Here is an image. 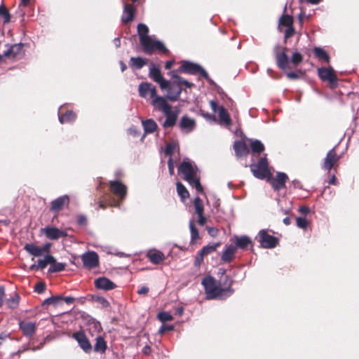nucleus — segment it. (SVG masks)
<instances>
[{"label": "nucleus", "instance_id": "f257e3e1", "mask_svg": "<svg viewBox=\"0 0 359 359\" xmlns=\"http://www.w3.org/2000/svg\"><path fill=\"white\" fill-rule=\"evenodd\" d=\"M202 285L204 286L207 299H224L231 296L233 292V290L231 287H221L220 284L211 276L204 278L202 280Z\"/></svg>", "mask_w": 359, "mask_h": 359}, {"label": "nucleus", "instance_id": "f03ea898", "mask_svg": "<svg viewBox=\"0 0 359 359\" xmlns=\"http://www.w3.org/2000/svg\"><path fill=\"white\" fill-rule=\"evenodd\" d=\"M152 105L156 110L161 111L165 116V120L162 126L163 128H172L176 123L180 114V110L168 103L164 97H157L152 102Z\"/></svg>", "mask_w": 359, "mask_h": 359}, {"label": "nucleus", "instance_id": "7ed1b4c3", "mask_svg": "<svg viewBox=\"0 0 359 359\" xmlns=\"http://www.w3.org/2000/svg\"><path fill=\"white\" fill-rule=\"evenodd\" d=\"M197 167L188 159H184L178 168V174L182 176V179L187 181L190 186L195 187L198 192L203 194V189L197 177Z\"/></svg>", "mask_w": 359, "mask_h": 359}, {"label": "nucleus", "instance_id": "20e7f679", "mask_svg": "<svg viewBox=\"0 0 359 359\" xmlns=\"http://www.w3.org/2000/svg\"><path fill=\"white\" fill-rule=\"evenodd\" d=\"M137 34L140 43L146 53L151 54L155 50H158L163 53L168 51L163 43L158 40H153L149 36V28L145 24H138Z\"/></svg>", "mask_w": 359, "mask_h": 359}, {"label": "nucleus", "instance_id": "39448f33", "mask_svg": "<svg viewBox=\"0 0 359 359\" xmlns=\"http://www.w3.org/2000/svg\"><path fill=\"white\" fill-rule=\"evenodd\" d=\"M171 75L175 81L172 83L168 82L167 88L164 90H167V98L171 101H175L182 93L180 84H184L187 88H191L194 84L178 76L174 72H172Z\"/></svg>", "mask_w": 359, "mask_h": 359}, {"label": "nucleus", "instance_id": "423d86ee", "mask_svg": "<svg viewBox=\"0 0 359 359\" xmlns=\"http://www.w3.org/2000/svg\"><path fill=\"white\" fill-rule=\"evenodd\" d=\"M180 70L191 74H199L201 76L206 79L210 83H213V81L209 78L206 71L198 64L189 61H184L180 67Z\"/></svg>", "mask_w": 359, "mask_h": 359}, {"label": "nucleus", "instance_id": "0eeeda50", "mask_svg": "<svg viewBox=\"0 0 359 359\" xmlns=\"http://www.w3.org/2000/svg\"><path fill=\"white\" fill-rule=\"evenodd\" d=\"M250 170L253 175L258 179H264L270 174L266 157L261 158L257 163L251 164Z\"/></svg>", "mask_w": 359, "mask_h": 359}, {"label": "nucleus", "instance_id": "6e6552de", "mask_svg": "<svg viewBox=\"0 0 359 359\" xmlns=\"http://www.w3.org/2000/svg\"><path fill=\"white\" fill-rule=\"evenodd\" d=\"M259 242L262 247L267 249L274 248L278 243V239L269 235L267 230H260L258 234Z\"/></svg>", "mask_w": 359, "mask_h": 359}, {"label": "nucleus", "instance_id": "1a4fd4ad", "mask_svg": "<svg viewBox=\"0 0 359 359\" xmlns=\"http://www.w3.org/2000/svg\"><path fill=\"white\" fill-rule=\"evenodd\" d=\"M140 95L145 99H151V102L157 97H163L156 94L155 86L147 82H142L140 84L139 88Z\"/></svg>", "mask_w": 359, "mask_h": 359}, {"label": "nucleus", "instance_id": "9d476101", "mask_svg": "<svg viewBox=\"0 0 359 359\" xmlns=\"http://www.w3.org/2000/svg\"><path fill=\"white\" fill-rule=\"evenodd\" d=\"M149 76L155 82L158 83L161 89H165L168 85V81L163 77L160 69L154 63L149 67Z\"/></svg>", "mask_w": 359, "mask_h": 359}, {"label": "nucleus", "instance_id": "9b49d317", "mask_svg": "<svg viewBox=\"0 0 359 359\" xmlns=\"http://www.w3.org/2000/svg\"><path fill=\"white\" fill-rule=\"evenodd\" d=\"M83 264L88 269H93L99 264V257L95 252L90 251L82 255Z\"/></svg>", "mask_w": 359, "mask_h": 359}, {"label": "nucleus", "instance_id": "f8f14e48", "mask_svg": "<svg viewBox=\"0 0 359 359\" xmlns=\"http://www.w3.org/2000/svg\"><path fill=\"white\" fill-rule=\"evenodd\" d=\"M110 189L120 201H123L127 194V187L120 181H110Z\"/></svg>", "mask_w": 359, "mask_h": 359}, {"label": "nucleus", "instance_id": "ddd939ff", "mask_svg": "<svg viewBox=\"0 0 359 359\" xmlns=\"http://www.w3.org/2000/svg\"><path fill=\"white\" fill-rule=\"evenodd\" d=\"M339 159V156L337 155L335 149L332 148L330 149L324 159L323 164V169L327 171H330L334 163H336Z\"/></svg>", "mask_w": 359, "mask_h": 359}, {"label": "nucleus", "instance_id": "4468645a", "mask_svg": "<svg viewBox=\"0 0 359 359\" xmlns=\"http://www.w3.org/2000/svg\"><path fill=\"white\" fill-rule=\"evenodd\" d=\"M72 337L78 341L80 347L85 352L88 353L92 350V346L83 332H74Z\"/></svg>", "mask_w": 359, "mask_h": 359}, {"label": "nucleus", "instance_id": "2eb2a0df", "mask_svg": "<svg viewBox=\"0 0 359 359\" xmlns=\"http://www.w3.org/2000/svg\"><path fill=\"white\" fill-rule=\"evenodd\" d=\"M318 76L323 81H328L331 83L337 81V77L332 68H319L318 69Z\"/></svg>", "mask_w": 359, "mask_h": 359}, {"label": "nucleus", "instance_id": "dca6fc26", "mask_svg": "<svg viewBox=\"0 0 359 359\" xmlns=\"http://www.w3.org/2000/svg\"><path fill=\"white\" fill-rule=\"evenodd\" d=\"M69 198L67 195H64L57 198L51 202L50 210L57 212L62 210L65 205H67Z\"/></svg>", "mask_w": 359, "mask_h": 359}, {"label": "nucleus", "instance_id": "f3484780", "mask_svg": "<svg viewBox=\"0 0 359 359\" xmlns=\"http://www.w3.org/2000/svg\"><path fill=\"white\" fill-rule=\"evenodd\" d=\"M19 327L24 335L29 337H32L36 330V323L29 321H20Z\"/></svg>", "mask_w": 359, "mask_h": 359}, {"label": "nucleus", "instance_id": "a211bd4d", "mask_svg": "<svg viewBox=\"0 0 359 359\" xmlns=\"http://www.w3.org/2000/svg\"><path fill=\"white\" fill-rule=\"evenodd\" d=\"M179 126L182 131L189 133L195 128L196 123L193 118H191L187 116H184L180 120Z\"/></svg>", "mask_w": 359, "mask_h": 359}, {"label": "nucleus", "instance_id": "6ab92c4d", "mask_svg": "<svg viewBox=\"0 0 359 359\" xmlns=\"http://www.w3.org/2000/svg\"><path fill=\"white\" fill-rule=\"evenodd\" d=\"M95 285L97 289L110 290L115 288L116 285L106 277H100L95 280Z\"/></svg>", "mask_w": 359, "mask_h": 359}, {"label": "nucleus", "instance_id": "aec40b11", "mask_svg": "<svg viewBox=\"0 0 359 359\" xmlns=\"http://www.w3.org/2000/svg\"><path fill=\"white\" fill-rule=\"evenodd\" d=\"M42 231L46 237L51 240H57L61 237L67 236V233L65 231L55 227H46L43 229Z\"/></svg>", "mask_w": 359, "mask_h": 359}, {"label": "nucleus", "instance_id": "412c9836", "mask_svg": "<svg viewBox=\"0 0 359 359\" xmlns=\"http://www.w3.org/2000/svg\"><path fill=\"white\" fill-rule=\"evenodd\" d=\"M287 179V175L285 173L278 172L276 177L271 180V186L275 190L278 191L285 187Z\"/></svg>", "mask_w": 359, "mask_h": 359}, {"label": "nucleus", "instance_id": "4be33fe9", "mask_svg": "<svg viewBox=\"0 0 359 359\" xmlns=\"http://www.w3.org/2000/svg\"><path fill=\"white\" fill-rule=\"evenodd\" d=\"M135 10L133 5L124 3L123 13L121 17L122 22L127 23L132 21L135 15Z\"/></svg>", "mask_w": 359, "mask_h": 359}, {"label": "nucleus", "instance_id": "5701e85b", "mask_svg": "<svg viewBox=\"0 0 359 359\" xmlns=\"http://www.w3.org/2000/svg\"><path fill=\"white\" fill-rule=\"evenodd\" d=\"M147 257L154 264H158L165 259L163 253L156 249L149 250L147 253Z\"/></svg>", "mask_w": 359, "mask_h": 359}, {"label": "nucleus", "instance_id": "b1692460", "mask_svg": "<svg viewBox=\"0 0 359 359\" xmlns=\"http://www.w3.org/2000/svg\"><path fill=\"white\" fill-rule=\"evenodd\" d=\"M6 46H8V49L4 53V55H1L3 57H8L11 56L15 57L16 55H19L22 49L23 44L21 43H15L11 46L7 44Z\"/></svg>", "mask_w": 359, "mask_h": 359}, {"label": "nucleus", "instance_id": "393cba45", "mask_svg": "<svg viewBox=\"0 0 359 359\" xmlns=\"http://www.w3.org/2000/svg\"><path fill=\"white\" fill-rule=\"evenodd\" d=\"M233 149L237 157L246 156L249 152L246 144L241 141L235 142Z\"/></svg>", "mask_w": 359, "mask_h": 359}, {"label": "nucleus", "instance_id": "a878e982", "mask_svg": "<svg viewBox=\"0 0 359 359\" xmlns=\"http://www.w3.org/2000/svg\"><path fill=\"white\" fill-rule=\"evenodd\" d=\"M236 251V247L230 245L228 246H226L225 250H224L222 255V261L225 262H229L233 259L235 253Z\"/></svg>", "mask_w": 359, "mask_h": 359}, {"label": "nucleus", "instance_id": "bb28decb", "mask_svg": "<svg viewBox=\"0 0 359 359\" xmlns=\"http://www.w3.org/2000/svg\"><path fill=\"white\" fill-rule=\"evenodd\" d=\"M276 63L281 69H285L288 63V57L285 51L276 53Z\"/></svg>", "mask_w": 359, "mask_h": 359}, {"label": "nucleus", "instance_id": "cd10ccee", "mask_svg": "<svg viewBox=\"0 0 359 359\" xmlns=\"http://www.w3.org/2000/svg\"><path fill=\"white\" fill-rule=\"evenodd\" d=\"M252 241L247 236H237L236 238V248H241L243 250L247 249L248 246L251 245Z\"/></svg>", "mask_w": 359, "mask_h": 359}, {"label": "nucleus", "instance_id": "c85d7f7f", "mask_svg": "<svg viewBox=\"0 0 359 359\" xmlns=\"http://www.w3.org/2000/svg\"><path fill=\"white\" fill-rule=\"evenodd\" d=\"M25 250L34 257H41L43 255L40 246H37L33 243H27L25 245Z\"/></svg>", "mask_w": 359, "mask_h": 359}, {"label": "nucleus", "instance_id": "c756f323", "mask_svg": "<svg viewBox=\"0 0 359 359\" xmlns=\"http://www.w3.org/2000/svg\"><path fill=\"white\" fill-rule=\"evenodd\" d=\"M147 59L141 57H132L130 60V65L137 69L142 68L147 64Z\"/></svg>", "mask_w": 359, "mask_h": 359}, {"label": "nucleus", "instance_id": "7c9ffc66", "mask_svg": "<svg viewBox=\"0 0 359 359\" xmlns=\"http://www.w3.org/2000/svg\"><path fill=\"white\" fill-rule=\"evenodd\" d=\"M107 349V344L104 338L101 336L96 337V343L94 346V350L95 352H100L103 353Z\"/></svg>", "mask_w": 359, "mask_h": 359}, {"label": "nucleus", "instance_id": "2f4dec72", "mask_svg": "<svg viewBox=\"0 0 359 359\" xmlns=\"http://www.w3.org/2000/svg\"><path fill=\"white\" fill-rule=\"evenodd\" d=\"M142 126L145 133H154L157 128V124L153 119L142 121Z\"/></svg>", "mask_w": 359, "mask_h": 359}, {"label": "nucleus", "instance_id": "473e14b6", "mask_svg": "<svg viewBox=\"0 0 359 359\" xmlns=\"http://www.w3.org/2000/svg\"><path fill=\"white\" fill-rule=\"evenodd\" d=\"M55 261V257L49 254L44 255L43 259H39L37 260V266L40 269H43L48 264L53 263Z\"/></svg>", "mask_w": 359, "mask_h": 359}, {"label": "nucleus", "instance_id": "72a5a7b5", "mask_svg": "<svg viewBox=\"0 0 359 359\" xmlns=\"http://www.w3.org/2000/svg\"><path fill=\"white\" fill-rule=\"evenodd\" d=\"M250 146L253 153L260 154L264 150V146L258 140H250Z\"/></svg>", "mask_w": 359, "mask_h": 359}, {"label": "nucleus", "instance_id": "f704fd0d", "mask_svg": "<svg viewBox=\"0 0 359 359\" xmlns=\"http://www.w3.org/2000/svg\"><path fill=\"white\" fill-rule=\"evenodd\" d=\"M76 114L72 111H67L62 115H59V121L61 123H72L76 119Z\"/></svg>", "mask_w": 359, "mask_h": 359}, {"label": "nucleus", "instance_id": "c9c22d12", "mask_svg": "<svg viewBox=\"0 0 359 359\" xmlns=\"http://www.w3.org/2000/svg\"><path fill=\"white\" fill-rule=\"evenodd\" d=\"M220 243H213L211 245H208L202 248L201 250L199 251V255L201 256V259H203V256L205 255H208L215 250L219 246Z\"/></svg>", "mask_w": 359, "mask_h": 359}, {"label": "nucleus", "instance_id": "e433bc0d", "mask_svg": "<svg viewBox=\"0 0 359 359\" xmlns=\"http://www.w3.org/2000/svg\"><path fill=\"white\" fill-rule=\"evenodd\" d=\"M313 53L316 57H318L320 60H324L325 62H329L330 57L326 51L320 47H316L313 49Z\"/></svg>", "mask_w": 359, "mask_h": 359}, {"label": "nucleus", "instance_id": "4c0bfd02", "mask_svg": "<svg viewBox=\"0 0 359 359\" xmlns=\"http://www.w3.org/2000/svg\"><path fill=\"white\" fill-rule=\"evenodd\" d=\"M219 108V117L221 121L224 122L226 126H230L231 124V119L229 118V116L226 111V110L224 109L223 106H221Z\"/></svg>", "mask_w": 359, "mask_h": 359}, {"label": "nucleus", "instance_id": "58836bf2", "mask_svg": "<svg viewBox=\"0 0 359 359\" xmlns=\"http://www.w3.org/2000/svg\"><path fill=\"white\" fill-rule=\"evenodd\" d=\"M177 191L178 195L182 200H184L189 196V194L186 187L180 182L176 183Z\"/></svg>", "mask_w": 359, "mask_h": 359}, {"label": "nucleus", "instance_id": "ea45409f", "mask_svg": "<svg viewBox=\"0 0 359 359\" xmlns=\"http://www.w3.org/2000/svg\"><path fill=\"white\" fill-rule=\"evenodd\" d=\"M50 266L48 269L50 273L60 272L65 269L66 264L62 262H57L56 259L53 263L50 264Z\"/></svg>", "mask_w": 359, "mask_h": 359}, {"label": "nucleus", "instance_id": "a19ab883", "mask_svg": "<svg viewBox=\"0 0 359 359\" xmlns=\"http://www.w3.org/2000/svg\"><path fill=\"white\" fill-rule=\"evenodd\" d=\"M189 225L191 231V242L194 243L198 238V231L194 226V221L192 219L189 221Z\"/></svg>", "mask_w": 359, "mask_h": 359}, {"label": "nucleus", "instance_id": "79ce46f5", "mask_svg": "<svg viewBox=\"0 0 359 359\" xmlns=\"http://www.w3.org/2000/svg\"><path fill=\"white\" fill-rule=\"evenodd\" d=\"M20 297L17 294H15L13 297H11L7 300V306L10 309H15L19 304Z\"/></svg>", "mask_w": 359, "mask_h": 359}, {"label": "nucleus", "instance_id": "37998d69", "mask_svg": "<svg viewBox=\"0 0 359 359\" xmlns=\"http://www.w3.org/2000/svg\"><path fill=\"white\" fill-rule=\"evenodd\" d=\"M194 203L196 213L197 215L203 214V205L198 196L195 197Z\"/></svg>", "mask_w": 359, "mask_h": 359}, {"label": "nucleus", "instance_id": "c03bdc74", "mask_svg": "<svg viewBox=\"0 0 359 359\" xmlns=\"http://www.w3.org/2000/svg\"><path fill=\"white\" fill-rule=\"evenodd\" d=\"M62 299V297L60 296H53L46 299L43 303V305L46 304H53L54 306H57Z\"/></svg>", "mask_w": 359, "mask_h": 359}, {"label": "nucleus", "instance_id": "a18cd8bd", "mask_svg": "<svg viewBox=\"0 0 359 359\" xmlns=\"http://www.w3.org/2000/svg\"><path fill=\"white\" fill-rule=\"evenodd\" d=\"M0 18L4 23H8L11 20V15L7 8L4 6H0Z\"/></svg>", "mask_w": 359, "mask_h": 359}, {"label": "nucleus", "instance_id": "49530a36", "mask_svg": "<svg viewBox=\"0 0 359 359\" xmlns=\"http://www.w3.org/2000/svg\"><path fill=\"white\" fill-rule=\"evenodd\" d=\"M293 19L292 17L289 15H283L280 18V24L285 26V27H290L292 25Z\"/></svg>", "mask_w": 359, "mask_h": 359}, {"label": "nucleus", "instance_id": "de8ad7c7", "mask_svg": "<svg viewBox=\"0 0 359 359\" xmlns=\"http://www.w3.org/2000/svg\"><path fill=\"white\" fill-rule=\"evenodd\" d=\"M158 318L160 321L163 323L170 321L173 319L172 315H170L168 312L166 311H162L158 313Z\"/></svg>", "mask_w": 359, "mask_h": 359}, {"label": "nucleus", "instance_id": "09e8293b", "mask_svg": "<svg viewBox=\"0 0 359 359\" xmlns=\"http://www.w3.org/2000/svg\"><path fill=\"white\" fill-rule=\"evenodd\" d=\"M297 226L302 229H306L308 226V220L305 217H297L296 219Z\"/></svg>", "mask_w": 359, "mask_h": 359}, {"label": "nucleus", "instance_id": "8fccbe9b", "mask_svg": "<svg viewBox=\"0 0 359 359\" xmlns=\"http://www.w3.org/2000/svg\"><path fill=\"white\" fill-rule=\"evenodd\" d=\"M302 60H303V57H302V54H300L298 52L294 53L291 57V62L294 65H299L300 62H302Z\"/></svg>", "mask_w": 359, "mask_h": 359}, {"label": "nucleus", "instance_id": "3c124183", "mask_svg": "<svg viewBox=\"0 0 359 359\" xmlns=\"http://www.w3.org/2000/svg\"><path fill=\"white\" fill-rule=\"evenodd\" d=\"M177 149V145L174 143H170L166 145L165 148V153L166 155L171 156Z\"/></svg>", "mask_w": 359, "mask_h": 359}, {"label": "nucleus", "instance_id": "603ef678", "mask_svg": "<svg viewBox=\"0 0 359 359\" xmlns=\"http://www.w3.org/2000/svg\"><path fill=\"white\" fill-rule=\"evenodd\" d=\"M46 285L43 283H38L34 287V291L39 294H41L45 291Z\"/></svg>", "mask_w": 359, "mask_h": 359}, {"label": "nucleus", "instance_id": "864d4df0", "mask_svg": "<svg viewBox=\"0 0 359 359\" xmlns=\"http://www.w3.org/2000/svg\"><path fill=\"white\" fill-rule=\"evenodd\" d=\"M174 330L173 325H162L159 328L158 332H159V334H163L166 331H171V330Z\"/></svg>", "mask_w": 359, "mask_h": 359}, {"label": "nucleus", "instance_id": "5fc2aeb1", "mask_svg": "<svg viewBox=\"0 0 359 359\" xmlns=\"http://www.w3.org/2000/svg\"><path fill=\"white\" fill-rule=\"evenodd\" d=\"M90 326L94 328L95 331L100 332L102 330L101 324L98 321L93 320Z\"/></svg>", "mask_w": 359, "mask_h": 359}, {"label": "nucleus", "instance_id": "6e6d98bb", "mask_svg": "<svg viewBox=\"0 0 359 359\" xmlns=\"http://www.w3.org/2000/svg\"><path fill=\"white\" fill-rule=\"evenodd\" d=\"M294 32V28L292 26L287 27V29L285 31V37L286 39L291 37Z\"/></svg>", "mask_w": 359, "mask_h": 359}, {"label": "nucleus", "instance_id": "4d7b16f0", "mask_svg": "<svg viewBox=\"0 0 359 359\" xmlns=\"http://www.w3.org/2000/svg\"><path fill=\"white\" fill-rule=\"evenodd\" d=\"M97 301L103 307H109L110 305L109 302L105 298H104L102 297H97Z\"/></svg>", "mask_w": 359, "mask_h": 359}, {"label": "nucleus", "instance_id": "13d9d810", "mask_svg": "<svg viewBox=\"0 0 359 359\" xmlns=\"http://www.w3.org/2000/svg\"><path fill=\"white\" fill-rule=\"evenodd\" d=\"M29 350V346L28 345H23L22 346H21L18 351L16 352H14L11 354V356H14V355H20L22 353L26 351Z\"/></svg>", "mask_w": 359, "mask_h": 359}, {"label": "nucleus", "instance_id": "bf43d9fd", "mask_svg": "<svg viewBox=\"0 0 359 359\" xmlns=\"http://www.w3.org/2000/svg\"><path fill=\"white\" fill-rule=\"evenodd\" d=\"M206 218L203 216V214L198 215L197 222L200 226H203L206 222Z\"/></svg>", "mask_w": 359, "mask_h": 359}, {"label": "nucleus", "instance_id": "052dcab7", "mask_svg": "<svg viewBox=\"0 0 359 359\" xmlns=\"http://www.w3.org/2000/svg\"><path fill=\"white\" fill-rule=\"evenodd\" d=\"M168 165L169 173L171 175H172L174 174V163L172 162L171 157L168 160Z\"/></svg>", "mask_w": 359, "mask_h": 359}, {"label": "nucleus", "instance_id": "680f3d73", "mask_svg": "<svg viewBox=\"0 0 359 359\" xmlns=\"http://www.w3.org/2000/svg\"><path fill=\"white\" fill-rule=\"evenodd\" d=\"M86 217L84 215H79L77 219L78 224L80 225H85L86 224Z\"/></svg>", "mask_w": 359, "mask_h": 359}, {"label": "nucleus", "instance_id": "e2e57ef3", "mask_svg": "<svg viewBox=\"0 0 359 359\" xmlns=\"http://www.w3.org/2000/svg\"><path fill=\"white\" fill-rule=\"evenodd\" d=\"M149 292V288L147 286H142L138 290L137 293L140 295L147 294Z\"/></svg>", "mask_w": 359, "mask_h": 359}, {"label": "nucleus", "instance_id": "0e129e2a", "mask_svg": "<svg viewBox=\"0 0 359 359\" xmlns=\"http://www.w3.org/2000/svg\"><path fill=\"white\" fill-rule=\"evenodd\" d=\"M286 75L290 79H297L299 78V75L294 72H287Z\"/></svg>", "mask_w": 359, "mask_h": 359}, {"label": "nucleus", "instance_id": "69168bd1", "mask_svg": "<svg viewBox=\"0 0 359 359\" xmlns=\"http://www.w3.org/2000/svg\"><path fill=\"white\" fill-rule=\"evenodd\" d=\"M208 231L211 236H215L218 232L217 229L213 227H208Z\"/></svg>", "mask_w": 359, "mask_h": 359}, {"label": "nucleus", "instance_id": "338daca9", "mask_svg": "<svg viewBox=\"0 0 359 359\" xmlns=\"http://www.w3.org/2000/svg\"><path fill=\"white\" fill-rule=\"evenodd\" d=\"M51 245L50 243H46L42 247H41L43 253H47L49 252Z\"/></svg>", "mask_w": 359, "mask_h": 359}, {"label": "nucleus", "instance_id": "774afa93", "mask_svg": "<svg viewBox=\"0 0 359 359\" xmlns=\"http://www.w3.org/2000/svg\"><path fill=\"white\" fill-rule=\"evenodd\" d=\"M299 211L304 215H307L310 212V209L306 206H301Z\"/></svg>", "mask_w": 359, "mask_h": 359}]
</instances>
